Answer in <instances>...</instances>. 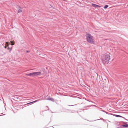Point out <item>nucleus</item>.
Instances as JSON below:
<instances>
[{
  "mask_svg": "<svg viewBox=\"0 0 128 128\" xmlns=\"http://www.w3.org/2000/svg\"><path fill=\"white\" fill-rule=\"evenodd\" d=\"M110 56L109 53L106 54L102 56V61L104 64H108L109 62Z\"/></svg>",
  "mask_w": 128,
  "mask_h": 128,
  "instance_id": "nucleus-1",
  "label": "nucleus"
},
{
  "mask_svg": "<svg viewBox=\"0 0 128 128\" xmlns=\"http://www.w3.org/2000/svg\"><path fill=\"white\" fill-rule=\"evenodd\" d=\"M86 39L87 42L93 44L94 43L93 37L90 34H88L86 35Z\"/></svg>",
  "mask_w": 128,
  "mask_h": 128,
  "instance_id": "nucleus-2",
  "label": "nucleus"
},
{
  "mask_svg": "<svg viewBox=\"0 0 128 128\" xmlns=\"http://www.w3.org/2000/svg\"><path fill=\"white\" fill-rule=\"evenodd\" d=\"M26 76H34V72L31 73L30 74H26Z\"/></svg>",
  "mask_w": 128,
  "mask_h": 128,
  "instance_id": "nucleus-3",
  "label": "nucleus"
},
{
  "mask_svg": "<svg viewBox=\"0 0 128 128\" xmlns=\"http://www.w3.org/2000/svg\"><path fill=\"white\" fill-rule=\"evenodd\" d=\"M34 76H38L40 75L41 74V72H34Z\"/></svg>",
  "mask_w": 128,
  "mask_h": 128,
  "instance_id": "nucleus-4",
  "label": "nucleus"
},
{
  "mask_svg": "<svg viewBox=\"0 0 128 128\" xmlns=\"http://www.w3.org/2000/svg\"><path fill=\"white\" fill-rule=\"evenodd\" d=\"M18 8H19V9L18 11V13L21 12L22 11V9L21 8L20 6H18Z\"/></svg>",
  "mask_w": 128,
  "mask_h": 128,
  "instance_id": "nucleus-5",
  "label": "nucleus"
},
{
  "mask_svg": "<svg viewBox=\"0 0 128 128\" xmlns=\"http://www.w3.org/2000/svg\"><path fill=\"white\" fill-rule=\"evenodd\" d=\"M46 100H50L53 102H54V99L52 98H48L47 99H46Z\"/></svg>",
  "mask_w": 128,
  "mask_h": 128,
  "instance_id": "nucleus-6",
  "label": "nucleus"
},
{
  "mask_svg": "<svg viewBox=\"0 0 128 128\" xmlns=\"http://www.w3.org/2000/svg\"><path fill=\"white\" fill-rule=\"evenodd\" d=\"M92 6L93 7L95 8H97V5L96 4H92Z\"/></svg>",
  "mask_w": 128,
  "mask_h": 128,
  "instance_id": "nucleus-7",
  "label": "nucleus"
},
{
  "mask_svg": "<svg viewBox=\"0 0 128 128\" xmlns=\"http://www.w3.org/2000/svg\"><path fill=\"white\" fill-rule=\"evenodd\" d=\"M122 126L123 127H128V124H125L122 125Z\"/></svg>",
  "mask_w": 128,
  "mask_h": 128,
  "instance_id": "nucleus-8",
  "label": "nucleus"
},
{
  "mask_svg": "<svg viewBox=\"0 0 128 128\" xmlns=\"http://www.w3.org/2000/svg\"><path fill=\"white\" fill-rule=\"evenodd\" d=\"M37 101H38V100H35V101H33V102H29V103H28L26 104L27 105V104H30L31 103H35L36 102H37Z\"/></svg>",
  "mask_w": 128,
  "mask_h": 128,
  "instance_id": "nucleus-9",
  "label": "nucleus"
},
{
  "mask_svg": "<svg viewBox=\"0 0 128 128\" xmlns=\"http://www.w3.org/2000/svg\"><path fill=\"white\" fill-rule=\"evenodd\" d=\"M115 116L116 117H122V116H120L119 115H115Z\"/></svg>",
  "mask_w": 128,
  "mask_h": 128,
  "instance_id": "nucleus-10",
  "label": "nucleus"
},
{
  "mask_svg": "<svg viewBox=\"0 0 128 128\" xmlns=\"http://www.w3.org/2000/svg\"><path fill=\"white\" fill-rule=\"evenodd\" d=\"M108 7V5H106L104 7V8L105 9H106Z\"/></svg>",
  "mask_w": 128,
  "mask_h": 128,
  "instance_id": "nucleus-11",
  "label": "nucleus"
},
{
  "mask_svg": "<svg viewBox=\"0 0 128 128\" xmlns=\"http://www.w3.org/2000/svg\"><path fill=\"white\" fill-rule=\"evenodd\" d=\"M101 7V6H98V5H97V8H100Z\"/></svg>",
  "mask_w": 128,
  "mask_h": 128,
  "instance_id": "nucleus-12",
  "label": "nucleus"
},
{
  "mask_svg": "<svg viewBox=\"0 0 128 128\" xmlns=\"http://www.w3.org/2000/svg\"><path fill=\"white\" fill-rule=\"evenodd\" d=\"M29 52V51H28V50H27V51H26V52H27V53H28V52Z\"/></svg>",
  "mask_w": 128,
  "mask_h": 128,
  "instance_id": "nucleus-13",
  "label": "nucleus"
},
{
  "mask_svg": "<svg viewBox=\"0 0 128 128\" xmlns=\"http://www.w3.org/2000/svg\"><path fill=\"white\" fill-rule=\"evenodd\" d=\"M11 49H10V51H11Z\"/></svg>",
  "mask_w": 128,
  "mask_h": 128,
  "instance_id": "nucleus-14",
  "label": "nucleus"
},
{
  "mask_svg": "<svg viewBox=\"0 0 128 128\" xmlns=\"http://www.w3.org/2000/svg\"><path fill=\"white\" fill-rule=\"evenodd\" d=\"M14 43H13V44H12V45H14Z\"/></svg>",
  "mask_w": 128,
  "mask_h": 128,
  "instance_id": "nucleus-15",
  "label": "nucleus"
},
{
  "mask_svg": "<svg viewBox=\"0 0 128 128\" xmlns=\"http://www.w3.org/2000/svg\"><path fill=\"white\" fill-rule=\"evenodd\" d=\"M9 48L8 47V48L7 49H8Z\"/></svg>",
  "mask_w": 128,
  "mask_h": 128,
  "instance_id": "nucleus-16",
  "label": "nucleus"
},
{
  "mask_svg": "<svg viewBox=\"0 0 128 128\" xmlns=\"http://www.w3.org/2000/svg\"><path fill=\"white\" fill-rule=\"evenodd\" d=\"M5 48H6V46H5Z\"/></svg>",
  "mask_w": 128,
  "mask_h": 128,
  "instance_id": "nucleus-17",
  "label": "nucleus"
},
{
  "mask_svg": "<svg viewBox=\"0 0 128 128\" xmlns=\"http://www.w3.org/2000/svg\"><path fill=\"white\" fill-rule=\"evenodd\" d=\"M71 106H72V105H71Z\"/></svg>",
  "mask_w": 128,
  "mask_h": 128,
  "instance_id": "nucleus-18",
  "label": "nucleus"
},
{
  "mask_svg": "<svg viewBox=\"0 0 128 128\" xmlns=\"http://www.w3.org/2000/svg\"><path fill=\"white\" fill-rule=\"evenodd\" d=\"M1 115H0V116H1Z\"/></svg>",
  "mask_w": 128,
  "mask_h": 128,
  "instance_id": "nucleus-19",
  "label": "nucleus"
}]
</instances>
